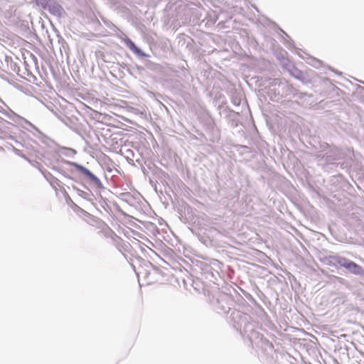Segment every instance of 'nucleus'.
Instances as JSON below:
<instances>
[{
  "mask_svg": "<svg viewBox=\"0 0 364 364\" xmlns=\"http://www.w3.org/2000/svg\"><path fill=\"white\" fill-rule=\"evenodd\" d=\"M37 5L41 6L43 9L51 10L52 6L55 4L54 0H35Z\"/></svg>",
  "mask_w": 364,
  "mask_h": 364,
  "instance_id": "obj_2",
  "label": "nucleus"
},
{
  "mask_svg": "<svg viewBox=\"0 0 364 364\" xmlns=\"http://www.w3.org/2000/svg\"><path fill=\"white\" fill-rule=\"evenodd\" d=\"M340 264L354 274H358L361 269L360 267L355 262L346 259H343V262H340Z\"/></svg>",
  "mask_w": 364,
  "mask_h": 364,
  "instance_id": "obj_1",
  "label": "nucleus"
},
{
  "mask_svg": "<svg viewBox=\"0 0 364 364\" xmlns=\"http://www.w3.org/2000/svg\"><path fill=\"white\" fill-rule=\"evenodd\" d=\"M124 42H125V44L127 45V46L130 50H132L133 52H134V53H138L139 52V49L136 48L135 44L129 38L125 39Z\"/></svg>",
  "mask_w": 364,
  "mask_h": 364,
  "instance_id": "obj_3",
  "label": "nucleus"
}]
</instances>
